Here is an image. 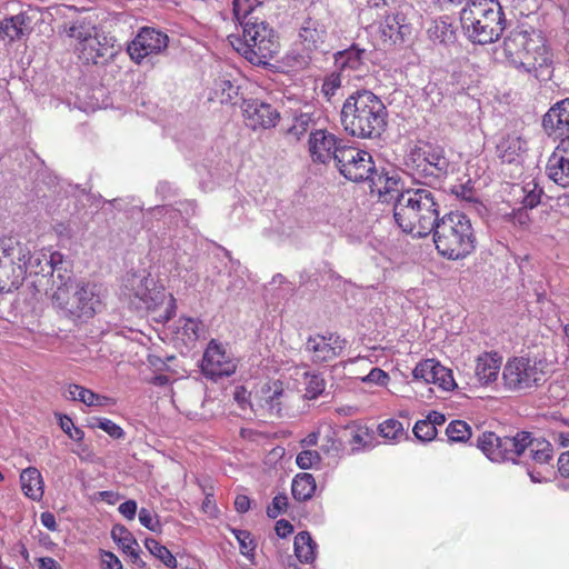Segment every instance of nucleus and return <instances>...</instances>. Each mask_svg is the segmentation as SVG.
<instances>
[{"mask_svg": "<svg viewBox=\"0 0 569 569\" xmlns=\"http://www.w3.org/2000/svg\"><path fill=\"white\" fill-rule=\"evenodd\" d=\"M412 376L416 380L437 385L447 391L456 387L452 371L433 359H427L418 363L412 371Z\"/></svg>", "mask_w": 569, "mask_h": 569, "instance_id": "20", "label": "nucleus"}, {"mask_svg": "<svg viewBox=\"0 0 569 569\" xmlns=\"http://www.w3.org/2000/svg\"><path fill=\"white\" fill-rule=\"evenodd\" d=\"M274 530L280 538H286L293 531V526L288 520L280 519L277 521Z\"/></svg>", "mask_w": 569, "mask_h": 569, "instance_id": "53", "label": "nucleus"}, {"mask_svg": "<svg viewBox=\"0 0 569 569\" xmlns=\"http://www.w3.org/2000/svg\"><path fill=\"white\" fill-rule=\"evenodd\" d=\"M406 164L413 174L425 179H442L451 169L445 148L432 143L413 147L407 156Z\"/></svg>", "mask_w": 569, "mask_h": 569, "instance_id": "8", "label": "nucleus"}, {"mask_svg": "<svg viewBox=\"0 0 569 569\" xmlns=\"http://www.w3.org/2000/svg\"><path fill=\"white\" fill-rule=\"evenodd\" d=\"M26 16L20 13L0 21V39L13 41L23 34L26 28Z\"/></svg>", "mask_w": 569, "mask_h": 569, "instance_id": "35", "label": "nucleus"}, {"mask_svg": "<svg viewBox=\"0 0 569 569\" xmlns=\"http://www.w3.org/2000/svg\"><path fill=\"white\" fill-rule=\"evenodd\" d=\"M526 150V142L518 136H507L497 146L498 157L511 163Z\"/></svg>", "mask_w": 569, "mask_h": 569, "instance_id": "30", "label": "nucleus"}, {"mask_svg": "<svg viewBox=\"0 0 569 569\" xmlns=\"http://www.w3.org/2000/svg\"><path fill=\"white\" fill-rule=\"evenodd\" d=\"M365 53V50L355 47L336 53V68L346 78V82L353 79L360 80L369 72Z\"/></svg>", "mask_w": 569, "mask_h": 569, "instance_id": "18", "label": "nucleus"}, {"mask_svg": "<svg viewBox=\"0 0 569 569\" xmlns=\"http://www.w3.org/2000/svg\"><path fill=\"white\" fill-rule=\"evenodd\" d=\"M507 61L517 69L532 74L539 81L552 76V56L543 38L535 30H513L503 40Z\"/></svg>", "mask_w": 569, "mask_h": 569, "instance_id": "3", "label": "nucleus"}, {"mask_svg": "<svg viewBox=\"0 0 569 569\" xmlns=\"http://www.w3.org/2000/svg\"><path fill=\"white\" fill-rule=\"evenodd\" d=\"M346 347L347 340L336 333L315 335L308 338L305 350L310 355L313 363H323L338 358Z\"/></svg>", "mask_w": 569, "mask_h": 569, "instance_id": "15", "label": "nucleus"}, {"mask_svg": "<svg viewBox=\"0 0 569 569\" xmlns=\"http://www.w3.org/2000/svg\"><path fill=\"white\" fill-rule=\"evenodd\" d=\"M461 26L468 38L480 44L499 39L506 27L502 7L498 0H470L460 13Z\"/></svg>", "mask_w": 569, "mask_h": 569, "instance_id": "5", "label": "nucleus"}, {"mask_svg": "<svg viewBox=\"0 0 569 569\" xmlns=\"http://www.w3.org/2000/svg\"><path fill=\"white\" fill-rule=\"evenodd\" d=\"M558 470L565 478H569V451L562 452L558 459Z\"/></svg>", "mask_w": 569, "mask_h": 569, "instance_id": "54", "label": "nucleus"}, {"mask_svg": "<svg viewBox=\"0 0 569 569\" xmlns=\"http://www.w3.org/2000/svg\"><path fill=\"white\" fill-rule=\"evenodd\" d=\"M363 382L375 383L378 386H386L389 381V376L380 368H373L370 372L362 378Z\"/></svg>", "mask_w": 569, "mask_h": 569, "instance_id": "50", "label": "nucleus"}, {"mask_svg": "<svg viewBox=\"0 0 569 569\" xmlns=\"http://www.w3.org/2000/svg\"><path fill=\"white\" fill-rule=\"evenodd\" d=\"M40 521H41L42 526L46 527L48 530H50V531L57 530V521H56V517L53 513H51L49 511L42 512L40 516Z\"/></svg>", "mask_w": 569, "mask_h": 569, "instance_id": "55", "label": "nucleus"}, {"mask_svg": "<svg viewBox=\"0 0 569 569\" xmlns=\"http://www.w3.org/2000/svg\"><path fill=\"white\" fill-rule=\"evenodd\" d=\"M502 358L497 353L485 352L477 358L476 361V378L482 386L490 385L497 381L501 368Z\"/></svg>", "mask_w": 569, "mask_h": 569, "instance_id": "25", "label": "nucleus"}, {"mask_svg": "<svg viewBox=\"0 0 569 569\" xmlns=\"http://www.w3.org/2000/svg\"><path fill=\"white\" fill-rule=\"evenodd\" d=\"M91 427L102 429L104 432H107L110 437L114 439H121L124 436V432L120 426L106 418H93Z\"/></svg>", "mask_w": 569, "mask_h": 569, "instance_id": "44", "label": "nucleus"}, {"mask_svg": "<svg viewBox=\"0 0 569 569\" xmlns=\"http://www.w3.org/2000/svg\"><path fill=\"white\" fill-rule=\"evenodd\" d=\"M540 192H536L535 190L528 191L527 196L523 198V206L528 208H533L540 202Z\"/></svg>", "mask_w": 569, "mask_h": 569, "instance_id": "57", "label": "nucleus"}, {"mask_svg": "<svg viewBox=\"0 0 569 569\" xmlns=\"http://www.w3.org/2000/svg\"><path fill=\"white\" fill-rule=\"evenodd\" d=\"M446 433L451 442H465L471 437V428L466 421L453 420L448 425Z\"/></svg>", "mask_w": 569, "mask_h": 569, "instance_id": "39", "label": "nucleus"}, {"mask_svg": "<svg viewBox=\"0 0 569 569\" xmlns=\"http://www.w3.org/2000/svg\"><path fill=\"white\" fill-rule=\"evenodd\" d=\"M316 543L308 531H301L295 537V553L299 561L311 563L316 558Z\"/></svg>", "mask_w": 569, "mask_h": 569, "instance_id": "36", "label": "nucleus"}, {"mask_svg": "<svg viewBox=\"0 0 569 569\" xmlns=\"http://www.w3.org/2000/svg\"><path fill=\"white\" fill-rule=\"evenodd\" d=\"M396 177L387 178L385 191L378 189L383 201L395 200L393 218L398 227L415 238L429 236L440 217L438 193L429 188L399 190Z\"/></svg>", "mask_w": 569, "mask_h": 569, "instance_id": "1", "label": "nucleus"}, {"mask_svg": "<svg viewBox=\"0 0 569 569\" xmlns=\"http://www.w3.org/2000/svg\"><path fill=\"white\" fill-rule=\"evenodd\" d=\"M52 303L73 322L90 319L101 307V287L93 282H63L52 293Z\"/></svg>", "mask_w": 569, "mask_h": 569, "instance_id": "6", "label": "nucleus"}, {"mask_svg": "<svg viewBox=\"0 0 569 569\" xmlns=\"http://www.w3.org/2000/svg\"><path fill=\"white\" fill-rule=\"evenodd\" d=\"M38 562V569H60L59 563L51 557L39 558Z\"/></svg>", "mask_w": 569, "mask_h": 569, "instance_id": "58", "label": "nucleus"}, {"mask_svg": "<svg viewBox=\"0 0 569 569\" xmlns=\"http://www.w3.org/2000/svg\"><path fill=\"white\" fill-rule=\"evenodd\" d=\"M234 49L251 64L267 66L279 52L276 31L264 21L246 24L242 38L230 41Z\"/></svg>", "mask_w": 569, "mask_h": 569, "instance_id": "7", "label": "nucleus"}, {"mask_svg": "<svg viewBox=\"0 0 569 569\" xmlns=\"http://www.w3.org/2000/svg\"><path fill=\"white\" fill-rule=\"evenodd\" d=\"M2 251H6V254L10 256V258L16 261V267H20L23 272V278L26 277L27 270L33 268V261L40 263V258L34 257L31 250L21 243H17L12 247H0Z\"/></svg>", "mask_w": 569, "mask_h": 569, "instance_id": "31", "label": "nucleus"}, {"mask_svg": "<svg viewBox=\"0 0 569 569\" xmlns=\"http://www.w3.org/2000/svg\"><path fill=\"white\" fill-rule=\"evenodd\" d=\"M367 437H368V429H360L352 436L351 442L355 445L366 446Z\"/></svg>", "mask_w": 569, "mask_h": 569, "instance_id": "61", "label": "nucleus"}, {"mask_svg": "<svg viewBox=\"0 0 569 569\" xmlns=\"http://www.w3.org/2000/svg\"><path fill=\"white\" fill-rule=\"evenodd\" d=\"M201 369L206 377L217 380L234 373L237 363L221 345L212 340L203 353Z\"/></svg>", "mask_w": 569, "mask_h": 569, "instance_id": "16", "label": "nucleus"}, {"mask_svg": "<svg viewBox=\"0 0 569 569\" xmlns=\"http://www.w3.org/2000/svg\"><path fill=\"white\" fill-rule=\"evenodd\" d=\"M286 398L282 382L279 380L264 385L260 390L259 406L264 409L270 417H280Z\"/></svg>", "mask_w": 569, "mask_h": 569, "instance_id": "22", "label": "nucleus"}, {"mask_svg": "<svg viewBox=\"0 0 569 569\" xmlns=\"http://www.w3.org/2000/svg\"><path fill=\"white\" fill-rule=\"evenodd\" d=\"M299 36L306 49L313 50L320 48L325 43L327 32L322 27H319L318 23L307 21L300 29Z\"/></svg>", "mask_w": 569, "mask_h": 569, "instance_id": "33", "label": "nucleus"}, {"mask_svg": "<svg viewBox=\"0 0 569 569\" xmlns=\"http://www.w3.org/2000/svg\"><path fill=\"white\" fill-rule=\"evenodd\" d=\"M413 433L421 441H431L437 436V428L427 419L418 420L413 427Z\"/></svg>", "mask_w": 569, "mask_h": 569, "instance_id": "43", "label": "nucleus"}, {"mask_svg": "<svg viewBox=\"0 0 569 569\" xmlns=\"http://www.w3.org/2000/svg\"><path fill=\"white\" fill-rule=\"evenodd\" d=\"M518 439L521 441L523 447L519 449V456H521L526 449H529L532 460L538 463H548L553 456L552 445L543 438H532L530 432L521 431L518 432Z\"/></svg>", "mask_w": 569, "mask_h": 569, "instance_id": "24", "label": "nucleus"}, {"mask_svg": "<svg viewBox=\"0 0 569 569\" xmlns=\"http://www.w3.org/2000/svg\"><path fill=\"white\" fill-rule=\"evenodd\" d=\"M138 548L139 547H132V549L127 550L124 553H127L131 558L133 563H137L142 567L144 566V562L141 560L139 556Z\"/></svg>", "mask_w": 569, "mask_h": 569, "instance_id": "63", "label": "nucleus"}, {"mask_svg": "<svg viewBox=\"0 0 569 569\" xmlns=\"http://www.w3.org/2000/svg\"><path fill=\"white\" fill-rule=\"evenodd\" d=\"M542 127L550 137L569 136V98L558 101L548 110Z\"/></svg>", "mask_w": 569, "mask_h": 569, "instance_id": "21", "label": "nucleus"}, {"mask_svg": "<svg viewBox=\"0 0 569 569\" xmlns=\"http://www.w3.org/2000/svg\"><path fill=\"white\" fill-rule=\"evenodd\" d=\"M234 508L238 512H247L250 509V499L246 495H238L234 499Z\"/></svg>", "mask_w": 569, "mask_h": 569, "instance_id": "56", "label": "nucleus"}, {"mask_svg": "<svg viewBox=\"0 0 569 569\" xmlns=\"http://www.w3.org/2000/svg\"><path fill=\"white\" fill-rule=\"evenodd\" d=\"M559 146L556 148L555 152L562 154L563 158H568L569 160V136H562Z\"/></svg>", "mask_w": 569, "mask_h": 569, "instance_id": "59", "label": "nucleus"}, {"mask_svg": "<svg viewBox=\"0 0 569 569\" xmlns=\"http://www.w3.org/2000/svg\"><path fill=\"white\" fill-rule=\"evenodd\" d=\"M263 4L259 0H233L232 11L234 19L242 29L246 24L256 23L263 20Z\"/></svg>", "mask_w": 569, "mask_h": 569, "instance_id": "26", "label": "nucleus"}, {"mask_svg": "<svg viewBox=\"0 0 569 569\" xmlns=\"http://www.w3.org/2000/svg\"><path fill=\"white\" fill-rule=\"evenodd\" d=\"M123 295L137 309L154 310L166 300L163 287L144 271L127 274Z\"/></svg>", "mask_w": 569, "mask_h": 569, "instance_id": "10", "label": "nucleus"}, {"mask_svg": "<svg viewBox=\"0 0 569 569\" xmlns=\"http://www.w3.org/2000/svg\"><path fill=\"white\" fill-rule=\"evenodd\" d=\"M102 569H122L119 558L110 551H104L101 556Z\"/></svg>", "mask_w": 569, "mask_h": 569, "instance_id": "51", "label": "nucleus"}, {"mask_svg": "<svg viewBox=\"0 0 569 569\" xmlns=\"http://www.w3.org/2000/svg\"><path fill=\"white\" fill-rule=\"evenodd\" d=\"M111 537L122 548L123 552L132 549V547H139L132 533L122 525L113 526Z\"/></svg>", "mask_w": 569, "mask_h": 569, "instance_id": "40", "label": "nucleus"}, {"mask_svg": "<svg viewBox=\"0 0 569 569\" xmlns=\"http://www.w3.org/2000/svg\"><path fill=\"white\" fill-rule=\"evenodd\" d=\"M306 377L308 379L306 387V397H308L309 399H315L323 392L326 382L323 378L320 377L319 375L306 373Z\"/></svg>", "mask_w": 569, "mask_h": 569, "instance_id": "45", "label": "nucleus"}, {"mask_svg": "<svg viewBox=\"0 0 569 569\" xmlns=\"http://www.w3.org/2000/svg\"><path fill=\"white\" fill-rule=\"evenodd\" d=\"M118 510L128 520H133L137 512V502L134 500H127L119 506Z\"/></svg>", "mask_w": 569, "mask_h": 569, "instance_id": "52", "label": "nucleus"}, {"mask_svg": "<svg viewBox=\"0 0 569 569\" xmlns=\"http://www.w3.org/2000/svg\"><path fill=\"white\" fill-rule=\"evenodd\" d=\"M234 533L240 545L241 553L246 557L252 556L256 545L253 543V539L251 538L250 532L246 530H238L234 531Z\"/></svg>", "mask_w": 569, "mask_h": 569, "instance_id": "47", "label": "nucleus"}, {"mask_svg": "<svg viewBox=\"0 0 569 569\" xmlns=\"http://www.w3.org/2000/svg\"><path fill=\"white\" fill-rule=\"evenodd\" d=\"M432 233L437 251L447 259H463L476 248L471 221L463 212L451 211L443 214Z\"/></svg>", "mask_w": 569, "mask_h": 569, "instance_id": "4", "label": "nucleus"}, {"mask_svg": "<svg viewBox=\"0 0 569 569\" xmlns=\"http://www.w3.org/2000/svg\"><path fill=\"white\" fill-rule=\"evenodd\" d=\"M426 419L427 421H430L435 428H437V426H442L446 421L445 415L438 411H431Z\"/></svg>", "mask_w": 569, "mask_h": 569, "instance_id": "60", "label": "nucleus"}, {"mask_svg": "<svg viewBox=\"0 0 569 569\" xmlns=\"http://www.w3.org/2000/svg\"><path fill=\"white\" fill-rule=\"evenodd\" d=\"M200 321L193 318H180L178 320L177 333L181 335L184 343L194 342L199 338Z\"/></svg>", "mask_w": 569, "mask_h": 569, "instance_id": "38", "label": "nucleus"}, {"mask_svg": "<svg viewBox=\"0 0 569 569\" xmlns=\"http://www.w3.org/2000/svg\"><path fill=\"white\" fill-rule=\"evenodd\" d=\"M144 546L154 558L159 559L168 568L173 569L177 567L176 557L167 547L162 546L156 539L147 538Z\"/></svg>", "mask_w": 569, "mask_h": 569, "instance_id": "37", "label": "nucleus"}, {"mask_svg": "<svg viewBox=\"0 0 569 569\" xmlns=\"http://www.w3.org/2000/svg\"><path fill=\"white\" fill-rule=\"evenodd\" d=\"M60 428L66 432L68 433L69 431H71V429L74 427L73 425V421L71 420V418L64 416V417H61L60 418Z\"/></svg>", "mask_w": 569, "mask_h": 569, "instance_id": "64", "label": "nucleus"}, {"mask_svg": "<svg viewBox=\"0 0 569 569\" xmlns=\"http://www.w3.org/2000/svg\"><path fill=\"white\" fill-rule=\"evenodd\" d=\"M288 506V498L284 493L277 495L271 505L267 508V515L271 519H276L286 511Z\"/></svg>", "mask_w": 569, "mask_h": 569, "instance_id": "48", "label": "nucleus"}, {"mask_svg": "<svg viewBox=\"0 0 569 569\" xmlns=\"http://www.w3.org/2000/svg\"><path fill=\"white\" fill-rule=\"evenodd\" d=\"M340 122L343 130L355 138L377 139L386 131L388 111L373 92L358 90L345 100Z\"/></svg>", "mask_w": 569, "mask_h": 569, "instance_id": "2", "label": "nucleus"}, {"mask_svg": "<svg viewBox=\"0 0 569 569\" xmlns=\"http://www.w3.org/2000/svg\"><path fill=\"white\" fill-rule=\"evenodd\" d=\"M321 461V457L316 450H303L301 451L296 459L297 465L301 469H310Z\"/></svg>", "mask_w": 569, "mask_h": 569, "instance_id": "46", "label": "nucleus"}, {"mask_svg": "<svg viewBox=\"0 0 569 569\" xmlns=\"http://www.w3.org/2000/svg\"><path fill=\"white\" fill-rule=\"evenodd\" d=\"M432 36H435V38L438 39L440 42H445L447 39L446 24L442 23L441 26H436Z\"/></svg>", "mask_w": 569, "mask_h": 569, "instance_id": "62", "label": "nucleus"}, {"mask_svg": "<svg viewBox=\"0 0 569 569\" xmlns=\"http://www.w3.org/2000/svg\"><path fill=\"white\" fill-rule=\"evenodd\" d=\"M379 433L381 437L396 440L403 433L402 423L396 419H388L379 425Z\"/></svg>", "mask_w": 569, "mask_h": 569, "instance_id": "42", "label": "nucleus"}, {"mask_svg": "<svg viewBox=\"0 0 569 569\" xmlns=\"http://www.w3.org/2000/svg\"><path fill=\"white\" fill-rule=\"evenodd\" d=\"M242 113L246 126L254 131L273 128L280 120L279 111L259 99L244 100Z\"/></svg>", "mask_w": 569, "mask_h": 569, "instance_id": "17", "label": "nucleus"}, {"mask_svg": "<svg viewBox=\"0 0 569 569\" xmlns=\"http://www.w3.org/2000/svg\"><path fill=\"white\" fill-rule=\"evenodd\" d=\"M516 436L498 437L495 432H483L477 440L478 448L491 460L496 462L512 460L519 457V449L523 447Z\"/></svg>", "mask_w": 569, "mask_h": 569, "instance_id": "13", "label": "nucleus"}, {"mask_svg": "<svg viewBox=\"0 0 569 569\" xmlns=\"http://www.w3.org/2000/svg\"><path fill=\"white\" fill-rule=\"evenodd\" d=\"M140 523L151 531H159L161 528L159 519L152 515V512L146 508H141L139 511Z\"/></svg>", "mask_w": 569, "mask_h": 569, "instance_id": "49", "label": "nucleus"}, {"mask_svg": "<svg viewBox=\"0 0 569 569\" xmlns=\"http://www.w3.org/2000/svg\"><path fill=\"white\" fill-rule=\"evenodd\" d=\"M66 397L69 400L80 401L86 406L103 407L111 402V399L106 396L98 395L90 389H87L80 385H69Z\"/></svg>", "mask_w": 569, "mask_h": 569, "instance_id": "28", "label": "nucleus"}, {"mask_svg": "<svg viewBox=\"0 0 569 569\" xmlns=\"http://www.w3.org/2000/svg\"><path fill=\"white\" fill-rule=\"evenodd\" d=\"M168 42L169 37L166 32L152 27H143L128 44L127 51L134 62L141 63L144 58L163 52Z\"/></svg>", "mask_w": 569, "mask_h": 569, "instance_id": "14", "label": "nucleus"}, {"mask_svg": "<svg viewBox=\"0 0 569 569\" xmlns=\"http://www.w3.org/2000/svg\"><path fill=\"white\" fill-rule=\"evenodd\" d=\"M312 124L313 117L311 112L297 110L292 116V124L284 131V134L295 142L300 141Z\"/></svg>", "mask_w": 569, "mask_h": 569, "instance_id": "32", "label": "nucleus"}, {"mask_svg": "<svg viewBox=\"0 0 569 569\" xmlns=\"http://www.w3.org/2000/svg\"><path fill=\"white\" fill-rule=\"evenodd\" d=\"M21 488L24 495L32 500H40L43 496V481L37 468L29 467L20 475Z\"/></svg>", "mask_w": 569, "mask_h": 569, "instance_id": "29", "label": "nucleus"}, {"mask_svg": "<svg viewBox=\"0 0 569 569\" xmlns=\"http://www.w3.org/2000/svg\"><path fill=\"white\" fill-rule=\"evenodd\" d=\"M69 36L80 40L79 58L84 63L104 64L117 54V49L106 38L101 40L97 36L83 34L79 27H71Z\"/></svg>", "mask_w": 569, "mask_h": 569, "instance_id": "12", "label": "nucleus"}, {"mask_svg": "<svg viewBox=\"0 0 569 569\" xmlns=\"http://www.w3.org/2000/svg\"><path fill=\"white\" fill-rule=\"evenodd\" d=\"M316 480L311 473L297 475L292 481L291 492L296 500L307 501L316 491Z\"/></svg>", "mask_w": 569, "mask_h": 569, "instance_id": "34", "label": "nucleus"}, {"mask_svg": "<svg viewBox=\"0 0 569 569\" xmlns=\"http://www.w3.org/2000/svg\"><path fill=\"white\" fill-rule=\"evenodd\" d=\"M23 280L22 269L16 267V261L0 248V291L11 292L18 289Z\"/></svg>", "mask_w": 569, "mask_h": 569, "instance_id": "23", "label": "nucleus"}, {"mask_svg": "<svg viewBox=\"0 0 569 569\" xmlns=\"http://www.w3.org/2000/svg\"><path fill=\"white\" fill-rule=\"evenodd\" d=\"M343 81H346V78L339 71L332 72L325 79L321 92L327 101L332 102Z\"/></svg>", "mask_w": 569, "mask_h": 569, "instance_id": "41", "label": "nucleus"}, {"mask_svg": "<svg viewBox=\"0 0 569 569\" xmlns=\"http://www.w3.org/2000/svg\"><path fill=\"white\" fill-rule=\"evenodd\" d=\"M340 143L341 140L333 133L322 129L312 131L308 140L312 160L320 163H327L332 159L336 161V154L345 147Z\"/></svg>", "mask_w": 569, "mask_h": 569, "instance_id": "19", "label": "nucleus"}, {"mask_svg": "<svg viewBox=\"0 0 569 569\" xmlns=\"http://www.w3.org/2000/svg\"><path fill=\"white\" fill-rule=\"evenodd\" d=\"M546 172L548 177L558 186L569 187V160L560 153L553 151L549 157Z\"/></svg>", "mask_w": 569, "mask_h": 569, "instance_id": "27", "label": "nucleus"}, {"mask_svg": "<svg viewBox=\"0 0 569 569\" xmlns=\"http://www.w3.org/2000/svg\"><path fill=\"white\" fill-rule=\"evenodd\" d=\"M541 363L525 357L508 360L502 371L503 385L511 391H526L545 382Z\"/></svg>", "mask_w": 569, "mask_h": 569, "instance_id": "11", "label": "nucleus"}, {"mask_svg": "<svg viewBox=\"0 0 569 569\" xmlns=\"http://www.w3.org/2000/svg\"><path fill=\"white\" fill-rule=\"evenodd\" d=\"M336 167L346 179L353 182L368 180L377 186L388 178L377 172L369 152L349 146L336 154Z\"/></svg>", "mask_w": 569, "mask_h": 569, "instance_id": "9", "label": "nucleus"}]
</instances>
